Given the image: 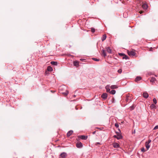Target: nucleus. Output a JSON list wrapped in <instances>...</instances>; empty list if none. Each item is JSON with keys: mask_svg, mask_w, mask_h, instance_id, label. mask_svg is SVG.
Masks as SVG:
<instances>
[{"mask_svg": "<svg viewBox=\"0 0 158 158\" xmlns=\"http://www.w3.org/2000/svg\"><path fill=\"white\" fill-rule=\"evenodd\" d=\"M117 134V135H114V137L118 139H121L122 138V136L120 133V131L118 129V132H116Z\"/></svg>", "mask_w": 158, "mask_h": 158, "instance_id": "nucleus-1", "label": "nucleus"}, {"mask_svg": "<svg viewBox=\"0 0 158 158\" xmlns=\"http://www.w3.org/2000/svg\"><path fill=\"white\" fill-rule=\"evenodd\" d=\"M135 51V50L132 49L130 51L127 50V52L129 56H135L136 55Z\"/></svg>", "mask_w": 158, "mask_h": 158, "instance_id": "nucleus-2", "label": "nucleus"}, {"mask_svg": "<svg viewBox=\"0 0 158 158\" xmlns=\"http://www.w3.org/2000/svg\"><path fill=\"white\" fill-rule=\"evenodd\" d=\"M87 136L85 135H79L77 136V140H80V139H82L83 140H86L87 138Z\"/></svg>", "mask_w": 158, "mask_h": 158, "instance_id": "nucleus-3", "label": "nucleus"}, {"mask_svg": "<svg viewBox=\"0 0 158 158\" xmlns=\"http://www.w3.org/2000/svg\"><path fill=\"white\" fill-rule=\"evenodd\" d=\"M113 146L115 148H118L119 147V145L118 143H114L112 144Z\"/></svg>", "mask_w": 158, "mask_h": 158, "instance_id": "nucleus-4", "label": "nucleus"}, {"mask_svg": "<svg viewBox=\"0 0 158 158\" xmlns=\"http://www.w3.org/2000/svg\"><path fill=\"white\" fill-rule=\"evenodd\" d=\"M76 146L78 148H81L82 147V144L81 142H78L76 143Z\"/></svg>", "mask_w": 158, "mask_h": 158, "instance_id": "nucleus-5", "label": "nucleus"}, {"mask_svg": "<svg viewBox=\"0 0 158 158\" xmlns=\"http://www.w3.org/2000/svg\"><path fill=\"white\" fill-rule=\"evenodd\" d=\"M143 97L145 98H147L149 96L148 94L146 92H144L143 94Z\"/></svg>", "mask_w": 158, "mask_h": 158, "instance_id": "nucleus-6", "label": "nucleus"}, {"mask_svg": "<svg viewBox=\"0 0 158 158\" xmlns=\"http://www.w3.org/2000/svg\"><path fill=\"white\" fill-rule=\"evenodd\" d=\"M67 156V154L65 152H63L60 155V156L62 158H65Z\"/></svg>", "mask_w": 158, "mask_h": 158, "instance_id": "nucleus-7", "label": "nucleus"}, {"mask_svg": "<svg viewBox=\"0 0 158 158\" xmlns=\"http://www.w3.org/2000/svg\"><path fill=\"white\" fill-rule=\"evenodd\" d=\"M107 94H106V93H103L101 96V97L105 99H106V98L107 97Z\"/></svg>", "mask_w": 158, "mask_h": 158, "instance_id": "nucleus-8", "label": "nucleus"}, {"mask_svg": "<svg viewBox=\"0 0 158 158\" xmlns=\"http://www.w3.org/2000/svg\"><path fill=\"white\" fill-rule=\"evenodd\" d=\"M73 131L72 130H70L67 133V135L68 137L70 136L73 134Z\"/></svg>", "mask_w": 158, "mask_h": 158, "instance_id": "nucleus-9", "label": "nucleus"}, {"mask_svg": "<svg viewBox=\"0 0 158 158\" xmlns=\"http://www.w3.org/2000/svg\"><path fill=\"white\" fill-rule=\"evenodd\" d=\"M156 80V79L155 78L152 77L150 80V81L152 83V84H153V83H155Z\"/></svg>", "mask_w": 158, "mask_h": 158, "instance_id": "nucleus-10", "label": "nucleus"}, {"mask_svg": "<svg viewBox=\"0 0 158 158\" xmlns=\"http://www.w3.org/2000/svg\"><path fill=\"white\" fill-rule=\"evenodd\" d=\"M141 79V77L140 76L137 77L135 79V82H137L139 81Z\"/></svg>", "mask_w": 158, "mask_h": 158, "instance_id": "nucleus-11", "label": "nucleus"}, {"mask_svg": "<svg viewBox=\"0 0 158 158\" xmlns=\"http://www.w3.org/2000/svg\"><path fill=\"white\" fill-rule=\"evenodd\" d=\"M142 6V8L144 9H146L148 8V6L146 3H143Z\"/></svg>", "mask_w": 158, "mask_h": 158, "instance_id": "nucleus-12", "label": "nucleus"}, {"mask_svg": "<svg viewBox=\"0 0 158 158\" xmlns=\"http://www.w3.org/2000/svg\"><path fill=\"white\" fill-rule=\"evenodd\" d=\"M106 51L107 52L109 53H111L112 52V51L110 49V48L108 47H107L106 48Z\"/></svg>", "mask_w": 158, "mask_h": 158, "instance_id": "nucleus-13", "label": "nucleus"}, {"mask_svg": "<svg viewBox=\"0 0 158 158\" xmlns=\"http://www.w3.org/2000/svg\"><path fill=\"white\" fill-rule=\"evenodd\" d=\"M73 64L74 66L76 67L78 66L79 65V63L78 61H73Z\"/></svg>", "mask_w": 158, "mask_h": 158, "instance_id": "nucleus-14", "label": "nucleus"}, {"mask_svg": "<svg viewBox=\"0 0 158 158\" xmlns=\"http://www.w3.org/2000/svg\"><path fill=\"white\" fill-rule=\"evenodd\" d=\"M131 98L128 96L127 95L126 96V100L127 102H130Z\"/></svg>", "mask_w": 158, "mask_h": 158, "instance_id": "nucleus-15", "label": "nucleus"}, {"mask_svg": "<svg viewBox=\"0 0 158 158\" xmlns=\"http://www.w3.org/2000/svg\"><path fill=\"white\" fill-rule=\"evenodd\" d=\"M47 70H48V71H50V72L52 71L53 70L52 68V67L50 66H48V67H47Z\"/></svg>", "mask_w": 158, "mask_h": 158, "instance_id": "nucleus-16", "label": "nucleus"}, {"mask_svg": "<svg viewBox=\"0 0 158 158\" xmlns=\"http://www.w3.org/2000/svg\"><path fill=\"white\" fill-rule=\"evenodd\" d=\"M51 64L52 65H57V62L56 61H52L51 62Z\"/></svg>", "mask_w": 158, "mask_h": 158, "instance_id": "nucleus-17", "label": "nucleus"}, {"mask_svg": "<svg viewBox=\"0 0 158 158\" xmlns=\"http://www.w3.org/2000/svg\"><path fill=\"white\" fill-rule=\"evenodd\" d=\"M145 146H146V148L147 149V150H148L150 147V145H149V144H148L147 143H145Z\"/></svg>", "mask_w": 158, "mask_h": 158, "instance_id": "nucleus-18", "label": "nucleus"}, {"mask_svg": "<svg viewBox=\"0 0 158 158\" xmlns=\"http://www.w3.org/2000/svg\"><path fill=\"white\" fill-rule=\"evenodd\" d=\"M102 54L105 57L106 56V54L105 52V51L104 50H102Z\"/></svg>", "mask_w": 158, "mask_h": 158, "instance_id": "nucleus-19", "label": "nucleus"}, {"mask_svg": "<svg viewBox=\"0 0 158 158\" xmlns=\"http://www.w3.org/2000/svg\"><path fill=\"white\" fill-rule=\"evenodd\" d=\"M106 38V35L105 34H104L103 35V36L102 37V41H104V40H105Z\"/></svg>", "mask_w": 158, "mask_h": 158, "instance_id": "nucleus-20", "label": "nucleus"}, {"mask_svg": "<svg viewBox=\"0 0 158 158\" xmlns=\"http://www.w3.org/2000/svg\"><path fill=\"white\" fill-rule=\"evenodd\" d=\"M150 107L151 109H153L155 108L156 106L154 104H152L150 106Z\"/></svg>", "mask_w": 158, "mask_h": 158, "instance_id": "nucleus-21", "label": "nucleus"}, {"mask_svg": "<svg viewBox=\"0 0 158 158\" xmlns=\"http://www.w3.org/2000/svg\"><path fill=\"white\" fill-rule=\"evenodd\" d=\"M117 87L116 85H112L111 86L110 88L112 89H116L117 88Z\"/></svg>", "mask_w": 158, "mask_h": 158, "instance_id": "nucleus-22", "label": "nucleus"}, {"mask_svg": "<svg viewBox=\"0 0 158 158\" xmlns=\"http://www.w3.org/2000/svg\"><path fill=\"white\" fill-rule=\"evenodd\" d=\"M69 93V91H68L66 90L65 92L63 93L62 94L64 96H66L68 95Z\"/></svg>", "mask_w": 158, "mask_h": 158, "instance_id": "nucleus-23", "label": "nucleus"}, {"mask_svg": "<svg viewBox=\"0 0 158 158\" xmlns=\"http://www.w3.org/2000/svg\"><path fill=\"white\" fill-rule=\"evenodd\" d=\"M115 92L116 91L115 90H113L110 92V93L112 94H114L115 93Z\"/></svg>", "mask_w": 158, "mask_h": 158, "instance_id": "nucleus-24", "label": "nucleus"}, {"mask_svg": "<svg viewBox=\"0 0 158 158\" xmlns=\"http://www.w3.org/2000/svg\"><path fill=\"white\" fill-rule=\"evenodd\" d=\"M123 59H128V57L127 56H126L125 54H124V56L123 57Z\"/></svg>", "mask_w": 158, "mask_h": 158, "instance_id": "nucleus-25", "label": "nucleus"}, {"mask_svg": "<svg viewBox=\"0 0 158 158\" xmlns=\"http://www.w3.org/2000/svg\"><path fill=\"white\" fill-rule=\"evenodd\" d=\"M153 101L154 102V103L155 104H156L157 103V100L155 98H154L153 99Z\"/></svg>", "mask_w": 158, "mask_h": 158, "instance_id": "nucleus-26", "label": "nucleus"}, {"mask_svg": "<svg viewBox=\"0 0 158 158\" xmlns=\"http://www.w3.org/2000/svg\"><path fill=\"white\" fill-rule=\"evenodd\" d=\"M91 31L93 33H94L95 31V30L94 28L93 27L91 28Z\"/></svg>", "mask_w": 158, "mask_h": 158, "instance_id": "nucleus-27", "label": "nucleus"}, {"mask_svg": "<svg viewBox=\"0 0 158 158\" xmlns=\"http://www.w3.org/2000/svg\"><path fill=\"white\" fill-rule=\"evenodd\" d=\"M122 69H119L118 70V73H121L122 72Z\"/></svg>", "mask_w": 158, "mask_h": 158, "instance_id": "nucleus-28", "label": "nucleus"}, {"mask_svg": "<svg viewBox=\"0 0 158 158\" xmlns=\"http://www.w3.org/2000/svg\"><path fill=\"white\" fill-rule=\"evenodd\" d=\"M107 86L106 87V91L107 92H109L110 91V89L109 88H107Z\"/></svg>", "mask_w": 158, "mask_h": 158, "instance_id": "nucleus-29", "label": "nucleus"}, {"mask_svg": "<svg viewBox=\"0 0 158 158\" xmlns=\"http://www.w3.org/2000/svg\"><path fill=\"white\" fill-rule=\"evenodd\" d=\"M118 54H119V56H123L125 54H123V53H119Z\"/></svg>", "mask_w": 158, "mask_h": 158, "instance_id": "nucleus-30", "label": "nucleus"}, {"mask_svg": "<svg viewBox=\"0 0 158 158\" xmlns=\"http://www.w3.org/2000/svg\"><path fill=\"white\" fill-rule=\"evenodd\" d=\"M115 127L117 128L118 127H119V125H118V124L117 123H115Z\"/></svg>", "mask_w": 158, "mask_h": 158, "instance_id": "nucleus-31", "label": "nucleus"}, {"mask_svg": "<svg viewBox=\"0 0 158 158\" xmlns=\"http://www.w3.org/2000/svg\"><path fill=\"white\" fill-rule=\"evenodd\" d=\"M151 142V139H149L148 141L147 142H146V143H148V144H149L150 142Z\"/></svg>", "mask_w": 158, "mask_h": 158, "instance_id": "nucleus-32", "label": "nucleus"}, {"mask_svg": "<svg viewBox=\"0 0 158 158\" xmlns=\"http://www.w3.org/2000/svg\"><path fill=\"white\" fill-rule=\"evenodd\" d=\"M93 59L96 61H98L99 60V59L95 58H93Z\"/></svg>", "mask_w": 158, "mask_h": 158, "instance_id": "nucleus-33", "label": "nucleus"}, {"mask_svg": "<svg viewBox=\"0 0 158 158\" xmlns=\"http://www.w3.org/2000/svg\"><path fill=\"white\" fill-rule=\"evenodd\" d=\"M98 144H101V143L99 142H97L96 143L95 145H97Z\"/></svg>", "mask_w": 158, "mask_h": 158, "instance_id": "nucleus-34", "label": "nucleus"}, {"mask_svg": "<svg viewBox=\"0 0 158 158\" xmlns=\"http://www.w3.org/2000/svg\"><path fill=\"white\" fill-rule=\"evenodd\" d=\"M143 12L144 11H139V12L140 13V14H141L143 13Z\"/></svg>", "mask_w": 158, "mask_h": 158, "instance_id": "nucleus-35", "label": "nucleus"}, {"mask_svg": "<svg viewBox=\"0 0 158 158\" xmlns=\"http://www.w3.org/2000/svg\"><path fill=\"white\" fill-rule=\"evenodd\" d=\"M141 151L142 152H145V150H144V148H142V149H141Z\"/></svg>", "mask_w": 158, "mask_h": 158, "instance_id": "nucleus-36", "label": "nucleus"}, {"mask_svg": "<svg viewBox=\"0 0 158 158\" xmlns=\"http://www.w3.org/2000/svg\"><path fill=\"white\" fill-rule=\"evenodd\" d=\"M154 128H158V125L156 126Z\"/></svg>", "mask_w": 158, "mask_h": 158, "instance_id": "nucleus-37", "label": "nucleus"}, {"mask_svg": "<svg viewBox=\"0 0 158 158\" xmlns=\"http://www.w3.org/2000/svg\"><path fill=\"white\" fill-rule=\"evenodd\" d=\"M152 48H150V49H149V51H152Z\"/></svg>", "mask_w": 158, "mask_h": 158, "instance_id": "nucleus-38", "label": "nucleus"}, {"mask_svg": "<svg viewBox=\"0 0 158 158\" xmlns=\"http://www.w3.org/2000/svg\"><path fill=\"white\" fill-rule=\"evenodd\" d=\"M130 108H131V110L133 109V107H131Z\"/></svg>", "mask_w": 158, "mask_h": 158, "instance_id": "nucleus-39", "label": "nucleus"}, {"mask_svg": "<svg viewBox=\"0 0 158 158\" xmlns=\"http://www.w3.org/2000/svg\"><path fill=\"white\" fill-rule=\"evenodd\" d=\"M95 131H94V132H93V134H95Z\"/></svg>", "mask_w": 158, "mask_h": 158, "instance_id": "nucleus-40", "label": "nucleus"}, {"mask_svg": "<svg viewBox=\"0 0 158 158\" xmlns=\"http://www.w3.org/2000/svg\"><path fill=\"white\" fill-rule=\"evenodd\" d=\"M133 133H135V130L134 131V132H132Z\"/></svg>", "mask_w": 158, "mask_h": 158, "instance_id": "nucleus-41", "label": "nucleus"}, {"mask_svg": "<svg viewBox=\"0 0 158 158\" xmlns=\"http://www.w3.org/2000/svg\"><path fill=\"white\" fill-rule=\"evenodd\" d=\"M96 128H97V129H98V128H99L98 127H96Z\"/></svg>", "mask_w": 158, "mask_h": 158, "instance_id": "nucleus-42", "label": "nucleus"}, {"mask_svg": "<svg viewBox=\"0 0 158 158\" xmlns=\"http://www.w3.org/2000/svg\"><path fill=\"white\" fill-rule=\"evenodd\" d=\"M123 122H121V123H123Z\"/></svg>", "mask_w": 158, "mask_h": 158, "instance_id": "nucleus-43", "label": "nucleus"}, {"mask_svg": "<svg viewBox=\"0 0 158 158\" xmlns=\"http://www.w3.org/2000/svg\"><path fill=\"white\" fill-rule=\"evenodd\" d=\"M80 60H82V59H81Z\"/></svg>", "mask_w": 158, "mask_h": 158, "instance_id": "nucleus-44", "label": "nucleus"}]
</instances>
